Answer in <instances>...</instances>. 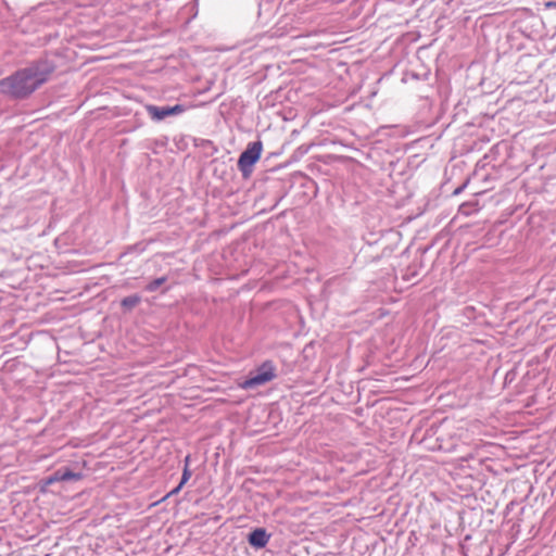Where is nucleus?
Listing matches in <instances>:
<instances>
[{"instance_id": "obj_9", "label": "nucleus", "mask_w": 556, "mask_h": 556, "mask_svg": "<svg viewBox=\"0 0 556 556\" xmlns=\"http://www.w3.org/2000/svg\"><path fill=\"white\" fill-rule=\"evenodd\" d=\"M166 281V277H160V278H156L154 280H152L151 282H149L147 286H146V290L148 292H154L156 291L164 282Z\"/></svg>"}, {"instance_id": "obj_2", "label": "nucleus", "mask_w": 556, "mask_h": 556, "mask_svg": "<svg viewBox=\"0 0 556 556\" xmlns=\"http://www.w3.org/2000/svg\"><path fill=\"white\" fill-rule=\"evenodd\" d=\"M276 366L271 361L263 362L250 376L240 383L244 390L263 386L276 378Z\"/></svg>"}, {"instance_id": "obj_6", "label": "nucleus", "mask_w": 556, "mask_h": 556, "mask_svg": "<svg viewBox=\"0 0 556 556\" xmlns=\"http://www.w3.org/2000/svg\"><path fill=\"white\" fill-rule=\"evenodd\" d=\"M141 302V298L138 294L126 296L122 300L121 305L126 309H131Z\"/></svg>"}, {"instance_id": "obj_11", "label": "nucleus", "mask_w": 556, "mask_h": 556, "mask_svg": "<svg viewBox=\"0 0 556 556\" xmlns=\"http://www.w3.org/2000/svg\"><path fill=\"white\" fill-rule=\"evenodd\" d=\"M547 8H556V1H549L546 3Z\"/></svg>"}, {"instance_id": "obj_10", "label": "nucleus", "mask_w": 556, "mask_h": 556, "mask_svg": "<svg viewBox=\"0 0 556 556\" xmlns=\"http://www.w3.org/2000/svg\"><path fill=\"white\" fill-rule=\"evenodd\" d=\"M59 481H62L61 479V470L58 469L56 471H54L48 479H47V484H52L54 482H59Z\"/></svg>"}, {"instance_id": "obj_3", "label": "nucleus", "mask_w": 556, "mask_h": 556, "mask_svg": "<svg viewBox=\"0 0 556 556\" xmlns=\"http://www.w3.org/2000/svg\"><path fill=\"white\" fill-rule=\"evenodd\" d=\"M263 151L261 140L250 142L247 149L240 154L238 160V168L244 177L252 172L253 165L260 160Z\"/></svg>"}, {"instance_id": "obj_7", "label": "nucleus", "mask_w": 556, "mask_h": 556, "mask_svg": "<svg viewBox=\"0 0 556 556\" xmlns=\"http://www.w3.org/2000/svg\"><path fill=\"white\" fill-rule=\"evenodd\" d=\"M189 459L190 457L187 456L185 458V468H184V471H182V476H181V480H180V483L178 484V486L173 491V493H176L178 492L181 486L190 479L191 477V471L189 469Z\"/></svg>"}, {"instance_id": "obj_8", "label": "nucleus", "mask_w": 556, "mask_h": 556, "mask_svg": "<svg viewBox=\"0 0 556 556\" xmlns=\"http://www.w3.org/2000/svg\"><path fill=\"white\" fill-rule=\"evenodd\" d=\"M60 470H61L62 481H70V480L77 481V480L81 479V473L74 472V471L70 470L68 468H64V469L62 468Z\"/></svg>"}, {"instance_id": "obj_1", "label": "nucleus", "mask_w": 556, "mask_h": 556, "mask_svg": "<svg viewBox=\"0 0 556 556\" xmlns=\"http://www.w3.org/2000/svg\"><path fill=\"white\" fill-rule=\"evenodd\" d=\"M53 72L50 61L38 60L0 79V92L12 99H25L48 81Z\"/></svg>"}, {"instance_id": "obj_5", "label": "nucleus", "mask_w": 556, "mask_h": 556, "mask_svg": "<svg viewBox=\"0 0 556 556\" xmlns=\"http://www.w3.org/2000/svg\"><path fill=\"white\" fill-rule=\"evenodd\" d=\"M270 535L263 528H256L249 534V543L256 548H263L269 541Z\"/></svg>"}, {"instance_id": "obj_4", "label": "nucleus", "mask_w": 556, "mask_h": 556, "mask_svg": "<svg viewBox=\"0 0 556 556\" xmlns=\"http://www.w3.org/2000/svg\"><path fill=\"white\" fill-rule=\"evenodd\" d=\"M146 109L149 116L156 122L163 121L170 115H179L186 111L182 104H176L174 106L147 105Z\"/></svg>"}]
</instances>
